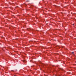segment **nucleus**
Segmentation results:
<instances>
[{
	"label": "nucleus",
	"instance_id": "f03ea898",
	"mask_svg": "<svg viewBox=\"0 0 76 76\" xmlns=\"http://www.w3.org/2000/svg\"><path fill=\"white\" fill-rule=\"evenodd\" d=\"M73 25H74V24H73Z\"/></svg>",
	"mask_w": 76,
	"mask_h": 76
},
{
	"label": "nucleus",
	"instance_id": "f257e3e1",
	"mask_svg": "<svg viewBox=\"0 0 76 76\" xmlns=\"http://www.w3.org/2000/svg\"><path fill=\"white\" fill-rule=\"evenodd\" d=\"M72 54H73V53H74V52H72Z\"/></svg>",
	"mask_w": 76,
	"mask_h": 76
}]
</instances>
